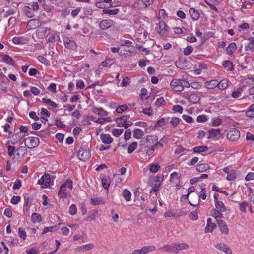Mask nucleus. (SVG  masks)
Instances as JSON below:
<instances>
[{"label": "nucleus", "instance_id": "obj_38", "mask_svg": "<svg viewBox=\"0 0 254 254\" xmlns=\"http://www.w3.org/2000/svg\"><path fill=\"white\" fill-rule=\"evenodd\" d=\"M42 101L44 103L48 104L49 105H50L51 106H52V107L55 108H57L58 106L57 104H56L55 102L52 101L50 99H47L45 98H42Z\"/></svg>", "mask_w": 254, "mask_h": 254}, {"label": "nucleus", "instance_id": "obj_16", "mask_svg": "<svg viewBox=\"0 0 254 254\" xmlns=\"http://www.w3.org/2000/svg\"><path fill=\"white\" fill-rule=\"evenodd\" d=\"M94 248V245L93 243H89L76 248V251L84 252L85 251H89Z\"/></svg>", "mask_w": 254, "mask_h": 254}, {"label": "nucleus", "instance_id": "obj_40", "mask_svg": "<svg viewBox=\"0 0 254 254\" xmlns=\"http://www.w3.org/2000/svg\"><path fill=\"white\" fill-rule=\"evenodd\" d=\"M119 11L118 9H104L103 10V13L105 14H107L109 15H116L118 13Z\"/></svg>", "mask_w": 254, "mask_h": 254}, {"label": "nucleus", "instance_id": "obj_39", "mask_svg": "<svg viewBox=\"0 0 254 254\" xmlns=\"http://www.w3.org/2000/svg\"><path fill=\"white\" fill-rule=\"evenodd\" d=\"M2 60L5 63L10 64L13 65V60L11 57H10L8 55H4L2 57Z\"/></svg>", "mask_w": 254, "mask_h": 254}, {"label": "nucleus", "instance_id": "obj_15", "mask_svg": "<svg viewBox=\"0 0 254 254\" xmlns=\"http://www.w3.org/2000/svg\"><path fill=\"white\" fill-rule=\"evenodd\" d=\"M207 225L205 228V232H212L213 230L216 228V225L211 222V219L209 218L207 220Z\"/></svg>", "mask_w": 254, "mask_h": 254}, {"label": "nucleus", "instance_id": "obj_22", "mask_svg": "<svg viewBox=\"0 0 254 254\" xmlns=\"http://www.w3.org/2000/svg\"><path fill=\"white\" fill-rule=\"evenodd\" d=\"M221 212V211L218 209H213L211 211V215L217 220L218 218H221L223 217V215Z\"/></svg>", "mask_w": 254, "mask_h": 254}, {"label": "nucleus", "instance_id": "obj_33", "mask_svg": "<svg viewBox=\"0 0 254 254\" xmlns=\"http://www.w3.org/2000/svg\"><path fill=\"white\" fill-rule=\"evenodd\" d=\"M215 206L216 208V209L219 210L222 212H225L226 210V208L224 203L221 201L216 202V203H215Z\"/></svg>", "mask_w": 254, "mask_h": 254}, {"label": "nucleus", "instance_id": "obj_58", "mask_svg": "<svg viewBox=\"0 0 254 254\" xmlns=\"http://www.w3.org/2000/svg\"><path fill=\"white\" fill-rule=\"evenodd\" d=\"M165 103V101L162 97L158 98L156 102L155 105L157 106H160Z\"/></svg>", "mask_w": 254, "mask_h": 254}, {"label": "nucleus", "instance_id": "obj_8", "mask_svg": "<svg viewBox=\"0 0 254 254\" xmlns=\"http://www.w3.org/2000/svg\"><path fill=\"white\" fill-rule=\"evenodd\" d=\"M26 139L27 140H29V145H26V142H25V145L28 148H35L38 146L40 143L39 139L37 137H27Z\"/></svg>", "mask_w": 254, "mask_h": 254}, {"label": "nucleus", "instance_id": "obj_18", "mask_svg": "<svg viewBox=\"0 0 254 254\" xmlns=\"http://www.w3.org/2000/svg\"><path fill=\"white\" fill-rule=\"evenodd\" d=\"M100 139L104 144H109L113 142V138L109 134H102L100 135Z\"/></svg>", "mask_w": 254, "mask_h": 254}, {"label": "nucleus", "instance_id": "obj_14", "mask_svg": "<svg viewBox=\"0 0 254 254\" xmlns=\"http://www.w3.org/2000/svg\"><path fill=\"white\" fill-rule=\"evenodd\" d=\"M23 136L20 135L19 133H16L13 135H11L9 133L8 138H10V142L12 144H15L21 140Z\"/></svg>", "mask_w": 254, "mask_h": 254}, {"label": "nucleus", "instance_id": "obj_59", "mask_svg": "<svg viewBox=\"0 0 254 254\" xmlns=\"http://www.w3.org/2000/svg\"><path fill=\"white\" fill-rule=\"evenodd\" d=\"M19 236L25 240L26 238L27 235L26 232L23 230L21 228H19Z\"/></svg>", "mask_w": 254, "mask_h": 254}, {"label": "nucleus", "instance_id": "obj_27", "mask_svg": "<svg viewBox=\"0 0 254 254\" xmlns=\"http://www.w3.org/2000/svg\"><path fill=\"white\" fill-rule=\"evenodd\" d=\"M166 25L164 21H160L158 25V32L160 34H164L166 31Z\"/></svg>", "mask_w": 254, "mask_h": 254}, {"label": "nucleus", "instance_id": "obj_34", "mask_svg": "<svg viewBox=\"0 0 254 254\" xmlns=\"http://www.w3.org/2000/svg\"><path fill=\"white\" fill-rule=\"evenodd\" d=\"M174 247H175V250L181 251L184 249H188L189 247V246L186 243H181L175 244Z\"/></svg>", "mask_w": 254, "mask_h": 254}, {"label": "nucleus", "instance_id": "obj_35", "mask_svg": "<svg viewBox=\"0 0 254 254\" xmlns=\"http://www.w3.org/2000/svg\"><path fill=\"white\" fill-rule=\"evenodd\" d=\"M222 64L225 68L228 67L230 71H232L233 70V63L229 60L224 61L222 62Z\"/></svg>", "mask_w": 254, "mask_h": 254}, {"label": "nucleus", "instance_id": "obj_49", "mask_svg": "<svg viewBox=\"0 0 254 254\" xmlns=\"http://www.w3.org/2000/svg\"><path fill=\"white\" fill-rule=\"evenodd\" d=\"M123 132V129H114L112 130V134L113 135L118 137L119 135H120Z\"/></svg>", "mask_w": 254, "mask_h": 254}, {"label": "nucleus", "instance_id": "obj_56", "mask_svg": "<svg viewBox=\"0 0 254 254\" xmlns=\"http://www.w3.org/2000/svg\"><path fill=\"white\" fill-rule=\"evenodd\" d=\"M236 178V176L235 175V172L233 171H231L230 173L228 174L227 179L228 180H234Z\"/></svg>", "mask_w": 254, "mask_h": 254}, {"label": "nucleus", "instance_id": "obj_10", "mask_svg": "<svg viewBox=\"0 0 254 254\" xmlns=\"http://www.w3.org/2000/svg\"><path fill=\"white\" fill-rule=\"evenodd\" d=\"M171 86L175 91H181L183 87L181 85V79H173L171 82Z\"/></svg>", "mask_w": 254, "mask_h": 254}, {"label": "nucleus", "instance_id": "obj_64", "mask_svg": "<svg viewBox=\"0 0 254 254\" xmlns=\"http://www.w3.org/2000/svg\"><path fill=\"white\" fill-rule=\"evenodd\" d=\"M196 120L198 122H204L206 121L207 119H206V116L204 115H203L198 116L197 117Z\"/></svg>", "mask_w": 254, "mask_h": 254}, {"label": "nucleus", "instance_id": "obj_7", "mask_svg": "<svg viewBox=\"0 0 254 254\" xmlns=\"http://www.w3.org/2000/svg\"><path fill=\"white\" fill-rule=\"evenodd\" d=\"M51 183L50 176L48 174L43 175L40 179L38 180V183L41 185L44 188H47L50 186Z\"/></svg>", "mask_w": 254, "mask_h": 254}, {"label": "nucleus", "instance_id": "obj_46", "mask_svg": "<svg viewBox=\"0 0 254 254\" xmlns=\"http://www.w3.org/2000/svg\"><path fill=\"white\" fill-rule=\"evenodd\" d=\"M240 210L244 213L246 212V207L248 206V204L246 202H243L239 204Z\"/></svg>", "mask_w": 254, "mask_h": 254}, {"label": "nucleus", "instance_id": "obj_63", "mask_svg": "<svg viewBox=\"0 0 254 254\" xmlns=\"http://www.w3.org/2000/svg\"><path fill=\"white\" fill-rule=\"evenodd\" d=\"M30 91L35 96L38 95L40 92V90L35 87H32Z\"/></svg>", "mask_w": 254, "mask_h": 254}, {"label": "nucleus", "instance_id": "obj_3", "mask_svg": "<svg viewBox=\"0 0 254 254\" xmlns=\"http://www.w3.org/2000/svg\"><path fill=\"white\" fill-rule=\"evenodd\" d=\"M157 140H158V137L156 135H149L147 136L146 138L142 139L140 145L144 146L145 147H154Z\"/></svg>", "mask_w": 254, "mask_h": 254}, {"label": "nucleus", "instance_id": "obj_9", "mask_svg": "<svg viewBox=\"0 0 254 254\" xmlns=\"http://www.w3.org/2000/svg\"><path fill=\"white\" fill-rule=\"evenodd\" d=\"M217 223L221 232L225 234H228L229 233V229L226 223L223 220L220 219H217Z\"/></svg>", "mask_w": 254, "mask_h": 254}, {"label": "nucleus", "instance_id": "obj_4", "mask_svg": "<svg viewBox=\"0 0 254 254\" xmlns=\"http://www.w3.org/2000/svg\"><path fill=\"white\" fill-rule=\"evenodd\" d=\"M77 156L80 160L85 161L91 156L90 151L86 147H81L78 152Z\"/></svg>", "mask_w": 254, "mask_h": 254}, {"label": "nucleus", "instance_id": "obj_50", "mask_svg": "<svg viewBox=\"0 0 254 254\" xmlns=\"http://www.w3.org/2000/svg\"><path fill=\"white\" fill-rule=\"evenodd\" d=\"M19 196H13L11 199V203L13 204H17L20 200Z\"/></svg>", "mask_w": 254, "mask_h": 254}, {"label": "nucleus", "instance_id": "obj_31", "mask_svg": "<svg viewBox=\"0 0 254 254\" xmlns=\"http://www.w3.org/2000/svg\"><path fill=\"white\" fill-rule=\"evenodd\" d=\"M210 168V166L208 164L203 163L196 166V170L198 172H204Z\"/></svg>", "mask_w": 254, "mask_h": 254}, {"label": "nucleus", "instance_id": "obj_11", "mask_svg": "<svg viewBox=\"0 0 254 254\" xmlns=\"http://www.w3.org/2000/svg\"><path fill=\"white\" fill-rule=\"evenodd\" d=\"M208 132V138H213L215 140H218L221 137V134H220V130L219 129H211Z\"/></svg>", "mask_w": 254, "mask_h": 254}, {"label": "nucleus", "instance_id": "obj_54", "mask_svg": "<svg viewBox=\"0 0 254 254\" xmlns=\"http://www.w3.org/2000/svg\"><path fill=\"white\" fill-rule=\"evenodd\" d=\"M182 118L188 123H192L194 121L193 119L191 117L187 115H183Z\"/></svg>", "mask_w": 254, "mask_h": 254}, {"label": "nucleus", "instance_id": "obj_20", "mask_svg": "<svg viewBox=\"0 0 254 254\" xmlns=\"http://www.w3.org/2000/svg\"><path fill=\"white\" fill-rule=\"evenodd\" d=\"M250 42L245 47L246 51H250L251 52L254 51V37H251L248 39Z\"/></svg>", "mask_w": 254, "mask_h": 254}, {"label": "nucleus", "instance_id": "obj_62", "mask_svg": "<svg viewBox=\"0 0 254 254\" xmlns=\"http://www.w3.org/2000/svg\"><path fill=\"white\" fill-rule=\"evenodd\" d=\"M206 193L205 188L201 189L200 192L199 197H201L203 200H205L206 198Z\"/></svg>", "mask_w": 254, "mask_h": 254}, {"label": "nucleus", "instance_id": "obj_13", "mask_svg": "<svg viewBox=\"0 0 254 254\" xmlns=\"http://www.w3.org/2000/svg\"><path fill=\"white\" fill-rule=\"evenodd\" d=\"M64 44L65 47L72 50H75L77 47L76 42L68 38L64 40Z\"/></svg>", "mask_w": 254, "mask_h": 254}, {"label": "nucleus", "instance_id": "obj_52", "mask_svg": "<svg viewBox=\"0 0 254 254\" xmlns=\"http://www.w3.org/2000/svg\"><path fill=\"white\" fill-rule=\"evenodd\" d=\"M56 230V226H50L45 227L43 231L42 234H45L48 232H53Z\"/></svg>", "mask_w": 254, "mask_h": 254}, {"label": "nucleus", "instance_id": "obj_6", "mask_svg": "<svg viewBox=\"0 0 254 254\" xmlns=\"http://www.w3.org/2000/svg\"><path fill=\"white\" fill-rule=\"evenodd\" d=\"M155 249L154 246H145L141 249H137L133 251L132 254H145L149 252H151Z\"/></svg>", "mask_w": 254, "mask_h": 254}, {"label": "nucleus", "instance_id": "obj_32", "mask_svg": "<svg viewBox=\"0 0 254 254\" xmlns=\"http://www.w3.org/2000/svg\"><path fill=\"white\" fill-rule=\"evenodd\" d=\"M144 135V132L139 129H135L133 131V137L137 139L141 138Z\"/></svg>", "mask_w": 254, "mask_h": 254}, {"label": "nucleus", "instance_id": "obj_53", "mask_svg": "<svg viewBox=\"0 0 254 254\" xmlns=\"http://www.w3.org/2000/svg\"><path fill=\"white\" fill-rule=\"evenodd\" d=\"M127 106L126 105H121V106H119L117 109H116V112L118 113H122L123 111L126 110L127 109Z\"/></svg>", "mask_w": 254, "mask_h": 254}, {"label": "nucleus", "instance_id": "obj_1", "mask_svg": "<svg viewBox=\"0 0 254 254\" xmlns=\"http://www.w3.org/2000/svg\"><path fill=\"white\" fill-rule=\"evenodd\" d=\"M72 189V181L71 180H67L64 184L60 186L58 192V196L60 198H67L70 196L69 191L67 190Z\"/></svg>", "mask_w": 254, "mask_h": 254}, {"label": "nucleus", "instance_id": "obj_30", "mask_svg": "<svg viewBox=\"0 0 254 254\" xmlns=\"http://www.w3.org/2000/svg\"><path fill=\"white\" fill-rule=\"evenodd\" d=\"M15 152H16V155L18 156L20 155L24 156L27 153V150L25 147L20 146L15 150Z\"/></svg>", "mask_w": 254, "mask_h": 254}, {"label": "nucleus", "instance_id": "obj_57", "mask_svg": "<svg viewBox=\"0 0 254 254\" xmlns=\"http://www.w3.org/2000/svg\"><path fill=\"white\" fill-rule=\"evenodd\" d=\"M172 110L175 112H179L180 113H181L183 111V108L180 105H176L173 107Z\"/></svg>", "mask_w": 254, "mask_h": 254}, {"label": "nucleus", "instance_id": "obj_29", "mask_svg": "<svg viewBox=\"0 0 254 254\" xmlns=\"http://www.w3.org/2000/svg\"><path fill=\"white\" fill-rule=\"evenodd\" d=\"M189 100L193 104H195L198 102L200 97L197 94L193 93L189 96Z\"/></svg>", "mask_w": 254, "mask_h": 254}, {"label": "nucleus", "instance_id": "obj_47", "mask_svg": "<svg viewBox=\"0 0 254 254\" xmlns=\"http://www.w3.org/2000/svg\"><path fill=\"white\" fill-rule=\"evenodd\" d=\"M69 213L71 215H74L77 213L76 207L74 204H72L69 207Z\"/></svg>", "mask_w": 254, "mask_h": 254}, {"label": "nucleus", "instance_id": "obj_23", "mask_svg": "<svg viewBox=\"0 0 254 254\" xmlns=\"http://www.w3.org/2000/svg\"><path fill=\"white\" fill-rule=\"evenodd\" d=\"M237 46L235 43H231L228 47H227L226 51L228 55H232L236 50Z\"/></svg>", "mask_w": 254, "mask_h": 254}, {"label": "nucleus", "instance_id": "obj_24", "mask_svg": "<svg viewBox=\"0 0 254 254\" xmlns=\"http://www.w3.org/2000/svg\"><path fill=\"white\" fill-rule=\"evenodd\" d=\"M122 196L127 201H129L131 199V193L128 189H125L122 192Z\"/></svg>", "mask_w": 254, "mask_h": 254}, {"label": "nucleus", "instance_id": "obj_44", "mask_svg": "<svg viewBox=\"0 0 254 254\" xmlns=\"http://www.w3.org/2000/svg\"><path fill=\"white\" fill-rule=\"evenodd\" d=\"M55 125H56L58 127L60 128H63L65 127V125L63 124L60 118H57L55 120Z\"/></svg>", "mask_w": 254, "mask_h": 254}, {"label": "nucleus", "instance_id": "obj_2", "mask_svg": "<svg viewBox=\"0 0 254 254\" xmlns=\"http://www.w3.org/2000/svg\"><path fill=\"white\" fill-rule=\"evenodd\" d=\"M163 179V178L162 176H154L150 178L148 183L151 186L153 187V188L150 191V193L154 192L156 193L159 191V188L161 186Z\"/></svg>", "mask_w": 254, "mask_h": 254}, {"label": "nucleus", "instance_id": "obj_43", "mask_svg": "<svg viewBox=\"0 0 254 254\" xmlns=\"http://www.w3.org/2000/svg\"><path fill=\"white\" fill-rule=\"evenodd\" d=\"M160 168V165L158 163H155L151 165L150 167V171L153 173L157 172Z\"/></svg>", "mask_w": 254, "mask_h": 254}, {"label": "nucleus", "instance_id": "obj_37", "mask_svg": "<svg viewBox=\"0 0 254 254\" xmlns=\"http://www.w3.org/2000/svg\"><path fill=\"white\" fill-rule=\"evenodd\" d=\"M208 149V148L206 146H200L195 147L193 148V151L195 153H201L205 152Z\"/></svg>", "mask_w": 254, "mask_h": 254}, {"label": "nucleus", "instance_id": "obj_21", "mask_svg": "<svg viewBox=\"0 0 254 254\" xmlns=\"http://www.w3.org/2000/svg\"><path fill=\"white\" fill-rule=\"evenodd\" d=\"M219 85V82L217 80H212L205 83V86L208 89H213Z\"/></svg>", "mask_w": 254, "mask_h": 254}, {"label": "nucleus", "instance_id": "obj_36", "mask_svg": "<svg viewBox=\"0 0 254 254\" xmlns=\"http://www.w3.org/2000/svg\"><path fill=\"white\" fill-rule=\"evenodd\" d=\"M31 219L34 223H39L41 221L42 218L39 214L34 213L32 215Z\"/></svg>", "mask_w": 254, "mask_h": 254}, {"label": "nucleus", "instance_id": "obj_51", "mask_svg": "<svg viewBox=\"0 0 254 254\" xmlns=\"http://www.w3.org/2000/svg\"><path fill=\"white\" fill-rule=\"evenodd\" d=\"M164 250L166 252H175V247L173 246L167 245L163 248Z\"/></svg>", "mask_w": 254, "mask_h": 254}, {"label": "nucleus", "instance_id": "obj_25", "mask_svg": "<svg viewBox=\"0 0 254 254\" xmlns=\"http://www.w3.org/2000/svg\"><path fill=\"white\" fill-rule=\"evenodd\" d=\"M23 12L25 15L29 18H32L34 16V12L29 6H25L23 8Z\"/></svg>", "mask_w": 254, "mask_h": 254}, {"label": "nucleus", "instance_id": "obj_5", "mask_svg": "<svg viewBox=\"0 0 254 254\" xmlns=\"http://www.w3.org/2000/svg\"><path fill=\"white\" fill-rule=\"evenodd\" d=\"M240 136V132L235 128H231L227 134V137L232 141H237Z\"/></svg>", "mask_w": 254, "mask_h": 254}, {"label": "nucleus", "instance_id": "obj_45", "mask_svg": "<svg viewBox=\"0 0 254 254\" xmlns=\"http://www.w3.org/2000/svg\"><path fill=\"white\" fill-rule=\"evenodd\" d=\"M193 48L191 46H188L185 48L184 50V54L185 55L187 56L191 53L193 51Z\"/></svg>", "mask_w": 254, "mask_h": 254}, {"label": "nucleus", "instance_id": "obj_48", "mask_svg": "<svg viewBox=\"0 0 254 254\" xmlns=\"http://www.w3.org/2000/svg\"><path fill=\"white\" fill-rule=\"evenodd\" d=\"M101 181L103 187H104V189L107 190L109 187V183L108 179L106 178H102Z\"/></svg>", "mask_w": 254, "mask_h": 254}, {"label": "nucleus", "instance_id": "obj_41", "mask_svg": "<svg viewBox=\"0 0 254 254\" xmlns=\"http://www.w3.org/2000/svg\"><path fill=\"white\" fill-rule=\"evenodd\" d=\"M137 143L136 142H133L129 146L128 148V153H132L137 148Z\"/></svg>", "mask_w": 254, "mask_h": 254}, {"label": "nucleus", "instance_id": "obj_19", "mask_svg": "<svg viewBox=\"0 0 254 254\" xmlns=\"http://www.w3.org/2000/svg\"><path fill=\"white\" fill-rule=\"evenodd\" d=\"M90 203L93 205H101L105 203V200L101 197L92 198Z\"/></svg>", "mask_w": 254, "mask_h": 254}, {"label": "nucleus", "instance_id": "obj_26", "mask_svg": "<svg viewBox=\"0 0 254 254\" xmlns=\"http://www.w3.org/2000/svg\"><path fill=\"white\" fill-rule=\"evenodd\" d=\"M93 112L97 113L100 117H104L107 115L108 113L106 111L104 110L102 108H94L93 109Z\"/></svg>", "mask_w": 254, "mask_h": 254}, {"label": "nucleus", "instance_id": "obj_17", "mask_svg": "<svg viewBox=\"0 0 254 254\" xmlns=\"http://www.w3.org/2000/svg\"><path fill=\"white\" fill-rule=\"evenodd\" d=\"M189 13L191 18L195 21L197 20L200 17L199 11L194 8H190L189 10Z\"/></svg>", "mask_w": 254, "mask_h": 254}, {"label": "nucleus", "instance_id": "obj_61", "mask_svg": "<svg viewBox=\"0 0 254 254\" xmlns=\"http://www.w3.org/2000/svg\"><path fill=\"white\" fill-rule=\"evenodd\" d=\"M31 9L33 11H37L39 9V5L38 4V2H33L32 4H31Z\"/></svg>", "mask_w": 254, "mask_h": 254}, {"label": "nucleus", "instance_id": "obj_55", "mask_svg": "<svg viewBox=\"0 0 254 254\" xmlns=\"http://www.w3.org/2000/svg\"><path fill=\"white\" fill-rule=\"evenodd\" d=\"M180 120V119L179 118L174 117L171 119L170 123L172 124L173 127H176L179 123Z\"/></svg>", "mask_w": 254, "mask_h": 254}, {"label": "nucleus", "instance_id": "obj_12", "mask_svg": "<svg viewBox=\"0 0 254 254\" xmlns=\"http://www.w3.org/2000/svg\"><path fill=\"white\" fill-rule=\"evenodd\" d=\"M113 25V21L111 20H103L100 22L99 26L101 29L106 30L109 28Z\"/></svg>", "mask_w": 254, "mask_h": 254}, {"label": "nucleus", "instance_id": "obj_28", "mask_svg": "<svg viewBox=\"0 0 254 254\" xmlns=\"http://www.w3.org/2000/svg\"><path fill=\"white\" fill-rule=\"evenodd\" d=\"M215 247L219 250L220 251L225 252L226 251L229 250L230 248L224 244L218 243L215 245Z\"/></svg>", "mask_w": 254, "mask_h": 254}, {"label": "nucleus", "instance_id": "obj_60", "mask_svg": "<svg viewBox=\"0 0 254 254\" xmlns=\"http://www.w3.org/2000/svg\"><path fill=\"white\" fill-rule=\"evenodd\" d=\"M113 64V62L112 60H107L106 61H104L101 63V64L104 67H108L110 65H111Z\"/></svg>", "mask_w": 254, "mask_h": 254}, {"label": "nucleus", "instance_id": "obj_42", "mask_svg": "<svg viewBox=\"0 0 254 254\" xmlns=\"http://www.w3.org/2000/svg\"><path fill=\"white\" fill-rule=\"evenodd\" d=\"M227 86V81L224 79L222 80L220 82H219V85H218V88L221 90L226 89Z\"/></svg>", "mask_w": 254, "mask_h": 254}]
</instances>
